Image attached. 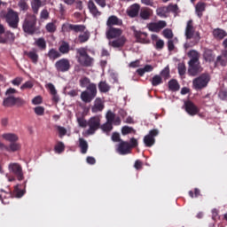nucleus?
Returning a JSON list of instances; mask_svg holds the SVG:
<instances>
[{"label": "nucleus", "mask_w": 227, "mask_h": 227, "mask_svg": "<svg viewBox=\"0 0 227 227\" xmlns=\"http://www.w3.org/2000/svg\"><path fill=\"white\" fill-rule=\"evenodd\" d=\"M188 57L191 59L188 62V74L192 77H196L198 74L203 72V67L200 63V53L196 50H192L188 52Z\"/></svg>", "instance_id": "1"}, {"label": "nucleus", "mask_w": 227, "mask_h": 227, "mask_svg": "<svg viewBox=\"0 0 227 227\" xmlns=\"http://www.w3.org/2000/svg\"><path fill=\"white\" fill-rule=\"evenodd\" d=\"M67 31H74V33H82L80 34L75 39L74 43L82 44L86 43L90 40V31L86 30V26L84 25H74L68 24L67 27Z\"/></svg>", "instance_id": "2"}, {"label": "nucleus", "mask_w": 227, "mask_h": 227, "mask_svg": "<svg viewBox=\"0 0 227 227\" xmlns=\"http://www.w3.org/2000/svg\"><path fill=\"white\" fill-rule=\"evenodd\" d=\"M184 35L186 36V40H192V42L188 45V47H194V45H198V43H200V40H201L200 32H196L194 30L192 20H189L187 21Z\"/></svg>", "instance_id": "3"}, {"label": "nucleus", "mask_w": 227, "mask_h": 227, "mask_svg": "<svg viewBox=\"0 0 227 227\" xmlns=\"http://www.w3.org/2000/svg\"><path fill=\"white\" fill-rule=\"evenodd\" d=\"M22 27L24 33H27V35H35L36 32V15L27 14Z\"/></svg>", "instance_id": "4"}, {"label": "nucleus", "mask_w": 227, "mask_h": 227, "mask_svg": "<svg viewBox=\"0 0 227 227\" xmlns=\"http://www.w3.org/2000/svg\"><path fill=\"white\" fill-rule=\"evenodd\" d=\"M4 19L12 29H17L19 27V22L20 20L19 12L13 11V9H8L7 12L4 15Z\"/></svg>", "instance_id": "5"}, {"label": "nucleus", "mask_w": 227, "mask_h": 227, "mask_svg": "<svg viewBox=\"0 0 227 227\" xmlns=\"http://www.w3.org/2000/svg\"><path fill=\"white\" fill-rule=\"evenodd\" d=\"M78 56V63L82 65V67H92L93 66V58L88 55V51L86 49L80 48L76 50Z\"/></svg>", "instance_id": "6"}, {"label": "nucleus", "mask_w": 227, "mask_h": 227, "mask_svg": "<svg viewBox=\"0 0 227 227\" xmlns=\"http://www.w3.org/2000/svg\"><path fill=\"white\" fill-rule=\"evenodd\" d=\"M210 82V74L208 73L201 74L199 77L193 79L192 86L195 90H200L207 88Z\"/></svg>", "instance_id": "7"}, {"label": "nucleus", "mask_w": 227, "mask_h": 227, "mask_svg": "<svg viewBox=\"0 0 227 227\" xmlns=\"http://www.w3.org/2000/svg\"><path fill=\"white\" fill-rule=\"evenodd\" d=\"M8 170L11 175L16 176L18 182H22V180H24V170L22 169V165H20V163H9Z\"/></svg>", "instance_id": "8"}, {"label": "nucleus", "mask_w": 227, "mask_h": 227, "mask_svg": "<svg viewBox=\"0 0 227 227\" xmlns=\"http://www.w3.org/2000/svg\"><path fill=\"white\" fill-rule=\"evenodd\" d=\"M24 104H26V101H24L22 98H15L14 96H7V98H4L3 102L4 107H13V106L20 107V106H24Z\"/></svg>", "instance_id": "9"}, {"label": "nucleus", "mask_w": 227, "mask_h": 227, "mask_svg": "<svg viewBox=\"0 0 227 227\" xmlns=\"http://www.w3.org/2000/svg\"><path fill=\"white\" fill-rule=\"evenodd\" d=\"M159 136V129H152L149 134L144 137V144L147 148H152L155 145V137Z\"/></svg>", "instance_id": "10"}, {"label": "nucleus", "mask_w": 227, "mask_h": 227, "mask_svg": "<svg viewBox=\"0 0 227 227\" xmlns=\"http://www.w3.org/2000/svg\"><path fill=\"white\" fill-rule=\"evenodd\" d=\"M106 122L101 126L104 132H111L113 130V121H114V113L109 110L106 114Z\"/></svg>", "instance_id": "11"}, {"label": "nucleus", "mask_w": 227, "mask_h": 227, "mask_svg": "<svg viewBox=\"0 0 227 227\" xmlns=\"http://www.w3.org/2000/svg\"><path fill=\"white\" fill-rule=\"evenodd\" d=\"M88 125L87 133L91 136L100 129V119L98 117H91L88 121Z\"/></svg>", "instance_id": "12"}, {"label": "nucleus", "mask_w": 227, "mask_h": 227, "mask_svg": "<svg viewBox=\"0 0 227 227\" xmlns=\"http://www.w3.org/2000/svg\"><path fill=\"white\" fill-rule=\"evenodd\" d=\"M70 60L67 59H61L55 63L57 72H68L70 70Z\"/></svg>", "instance_id": "13"}, {"label": "nucleus", "mask_w": 227, "mask_h": 227, "mask_svg": "<svg viewBox=\"0 0 227 227\" xmlns=\"http://www.w3.org/2000/svg\"><path fill=\"white\" fill-rule=\"evenodd\" d=\"M184 111H186L190 116H196V114H200V107L192 103V101L188 100L184 102Z\"/></svg>", "instance_id": "14"}, {"label": "nucleus", "mask_w": 227, "mask_h": 227, "mask_svg": "<svg viewBox=\"0 0 227 227\" xmlns=\"http://www.w3.org/2000/svg\"><path fill=\"white\" fill-rule=\"evenodd\" d=\"M122 33H123V31H121V28H116L114 27H107L106 38L108 40H113V38H120V36H121Z\"/></svg>", "instance_id": "15"}, {"label": "nucleus", "mask_w": 227, "mask_h": 227, "mask_svg": "<svg viewBox=\"0 0 227 227\" xmlns=\"http://www.w3.org/2000/svg\"><path fill=\"white\" fill-rule=\"evenodd\" d=\"M166 26H168V23H166V21L160 20L158 22L150 23L148 26V29L153 33H159L161 29H164Z\"/></svg>", "instance_id": "16"}, {"label": "nucleus", "mask_w": 227, "mask_h": 227, "mask_svg": "<svg viewBox=\"0 0 227 227\" xmlns=\"http://www.w3.org/2000/svg\"><path fill=\"white\" fill-rule=\"evenodd\" d=\"M27 184V181H24L20 184H16L14 186L13 194L15 198H22L24 194H26V185Z\"/></svg>", "instance_id": "17"}, {"label": "nucleus", "mask_w": 227, "mask_h": 227, "mask_svg": "<svg viewBox=\"0 0 227 227\" xmlns=\"http://www.w3.org/2000/svg\"><path fill=\"white\" fill-rule=\"evenodd\" d=\"M134 36L139 43H150L148 34L146 32L134 30Z\"/></svg>", "instance_id": "18"}, {"label": "nucleus", "mask_w": 227, "mask_h": 227, "mask_svg": "<svg viewBox=\"0 0 227 227\" xmlns=\"http://www.w3.org/2000/svg\"><path fill=\"white\" fill-rule=\"evenodd\" d=\"M15 42V34L6 31L4 35H0V43H13Z\"/></svg>", "instance_id": "19"}, {"label": "nucleus", "mask_w": 227, "mask_h": 227, "mask_svg": "<svg viewBox=\"0 0 227 227\" xmlns=\"http://www.w3.org/2000/svg\"><path fill=\"white\" fill-rule=\"evenodd\" d=\"M106 106L104 105V101L102 98H97L94 101V105L91 107V112L94 114L102 113Z\"/></svg>", "instance_id": "20"}, {"label": "nucleus", "mask_w": 227, "mask_h": 227, "mask_svg": "<svg viewBox=\"0 0 227 227\" xmlns=\"http://www.w3.org/2000/svg\"><path fill=\"white\" fill-rule=\"evenodd\" d=\"M123 25V20H120L115 15L109 16L107 20H106V26L107 27H114V26H122Z\"/></svg>", "instance_id": "21"}, {"label": "nucleus", "mask_w": 227, "mask_h": 227, "mask_svg": "<svg viewBox=\"0 0 227 227\" xmlns=\"http://www.w3.org/2000/svg\"><path fill=\"white\" fill-rule=\"evenodd\" d=\"M88 9L90 13L95 18L100 17L102 15V12L98 11V7H97V4H95V2L93 0H90L88 2Z\"/></svg>", "instance_id": "22"}, {"label": "nucleus", "mask_w": 227, "mask_h": 227, "mask_svg": "<svg viewBox=\"0 0 227 227\" xmlns=\"http://www.w3.org/2000/svg\"><path fill=\"white\" fill-rule=\"evenodd\" d=\"M139 10H141L139 4H133L127 10V15H129L131 19H134L139 15Z\"/></svg>", "instance_id": "23"}, {"label": "nucleus", "mask_w": 227, "mask_h": 227, "mask_svg": "<svg viewBox=\"0 0 227 227\" xmlns=\"http://www.w3.org/2000/svg\"><path fill=\"white\" fill-rule=\"evenodd\" d=\"M25 56H27L28 59H30L34 65H36L38 63V59H40V57L38 56V50L35 48H33L29 51H25Z\"/></svg>", "instance_id": "24"}, {"label": "nucleus", "mask_w": 227, "mask_h": 227, "mask_svg": "<svg viewBox=\"0 0 227 227\" xmlns=\"http://www.w3.org/2000/svg\"><path fill=\"white\" fill-rule=\"evenodd\" d=\"M118 153L121 155H127L128 153H130V144H129V142L121 141L118 145Z\"/></svg>", "instance_id": "25"}, {"label": "nucleus", "mask_w": 227, "mask_h": 227, "mask_svg": "<svg viewBox=\"0 0 227 227\" xmlns=\"http://www.w3.org/2000/svg\"><path fill=\"white\" fill-rule=\"evenodd\" d=\"M46 90H49L51 95L52 96V100L56 104L59 102V96H58V90H56V87L51 82L45 85Z\"/></svg>", "instance_id": "26"}, {"label": "nucleus", "mask_w": 227, "mask_h": 227, "mask_svg": "<svg viewBox=\"0 0 227 227\" xmlns=\"http://www.w3.org/2000/svg\"><path fill=\"white\" fill-rule=\"evenodd\" d=\"M126 42H127V39L125 38V36H121L116 40L110 41L109 45L111 47H114V49H120L123 47V45H125Z\"/></svg>", "instance_id": "27"}, {"label": "nucleus", "mask_w": 227, "mask_h": 227, "mask_svg": "<svg viewBox=\"0 0 227 227\" xmlns=\"http://www.w3.org/2000/svg\"><path fill=\"white\" fill-rule=\"evenodd\" d=\"M203 59L207 63H212V61L215 59V55H214V51L212 50L205 48L203 52Z\"/></svg>", "instance_id": "28"}, {"label": "nucleus", "mask_w": 227, "mask_h": 227, "mask_svg": "<svg viewBox=\"0 0 227 227\" xmlns=\"http://www.w3.org/2000/svg\"><path fill=\"white\" fill-rule=\"evenodd\" d=\"M207 9V4L203 2H199L197 3L195 6V12L199 19H201L203 17V12Z\"/></svg>", "instance_id": "29"}, {"label": "nucleus", "mask_w": 227, "mask_h": 227, "mask_svg": "<svg viewBox=\"0 0 227 227\" xmlns=\"http://www.w3.org/2000/svg\"><path fill=\"white\" fill-rule=\"evenodd\" d=\"M81 100L84 102V104H90L91 101L95 99V98L90 93V91L84 90L81 93Z\"/></svg>", "instance_id": "30"}, {"label": "nucleus", "mask_w": 227, "mask_h": 227, "mask_svg": "<svg viewBox=\"0 0 227 227\" xmlns=\"http://www.w3.org/2000/svg\"><path fill=\"white\" fill-rule=\"evenodd\" d=\"M2 137L10 143H17L19 141V137L14 133H4L2 135Z\"/></svg>", "instance_id": "31"}, {"label": "nucleus", "mask_w": 227, "mask_h": 227, "mask_svg": "<svg viewBox=\"0 0 227 227\" xmlns=\"http://www.w3.org/2000/svg\"><path fill=\"white\" fill-rule=\"evenodd\" d=\"M31 8L35 15H38V12L42 8V0H32Z\"/></svg>", "instance_id": "32"}, {"label": "nucleus", "mask_w": 227, "mask_h": 227, "mask_svg": "<svg viewBox=\"0 0 227 227\" xmlns=\"http://www.w3.org/2000/svg\"><path fill=\"white\" fill-rule=\"evenodd\" d=\"M47 56L49 59L54 61L55 59H58V58H61V53L58 51V50L52 48L48 51Z\"/></svg>", "instance_id": "33"}, {"label": "nucleus", "mask_w": 227, "mask_h": 227, "mask_svg": "<svg viewBox=\"0 0 227 227\" xmlns=\"http://www.w3.org/2000/svg\"><path fill=\"white\" fill-rule=\"evenodd\" d=\"M34 45H36L40 51H45L47 49V42L43 37H40L34 43Z\"/></svg>", "instance_id": "34"}, {"label": "nucleus", "mask_w": 227, "mask_h": 227, "mask_svg": "<svg viewBox=\"0 0 227 227\" xmlns=\"http://www.w3.org/2000/svg\"><path fill=\"white\" fill-rule=\"evenodd\" d=\"M146 72H153V67L152 65H145L144 68H138L137 70V74L140 76L143 77Z\"/></svg>", "instance_id": "35"}, {"label": "nucleus", "mask_w": 227, "mask_h": 227, "mask_svg": "<svg viewBox=\"0 0 227 227\" xmlns=\"http://www.w3.org/2000/svg\"><path fill=\"white\" fill-rule=\"evenodd\" d=\"M168 90L170 91H178L180 90V83L178 81L172 79L168 82Z\"/></svg>", "instance_id": "36"}, {"label": "nucleus", "mask_w": 227, "mask_h": 227, "mask_svg": "<svg viewBox=\"0 0 227 227\" xmlns=\"http://www.w3.org/2000/svg\"><path fill=\"white\" fill-rule=\"evenodd\" d=\"M226 31L221 29V28H216L213 31V35L217 38L218 40H223L226 36Z\"/></svg>", "instance_id": "37"}, {"label": "nucleus", "mask_w": 227, "mask_h": 227, "mask_svg": "<svg viewBox=\"0 0 227 227\" xmlns=\"http://www.w3.org/2000/svg\"><path fill=\"white\" fill-rule=\"evenodd\" d=\"M79 148H81V153H88V142L84 138H79Z\"/></svg>", "instance_id": "38"}, {"label": "nucleus", "mask_w": 227, "mask_h": 227, "mask_svg": "<svg viewBox=\"0 0 227 227\" xmlns=\"http://www.w3.org/2000/svg\"><path fill=\"white\" fill-rule=\"evenodd\" d=\"M6 152H19L20 150V144L19 143H11L10 145H5Z\"/></svg>", "instance_id": "39"}, {"label": "nucleus", "mask_w": 227, "mask_h": 227, "mask_svg": "<svg viewBox=\"0 0 227 227\" xmlns=\"http://www.w3.org/2000/svg\"><path fill=\"white\" fill-rule=\"evenodd\" d=\"M100 93H107L111 90V86L106 82H100L98 85Z\"/></svg>", "instance_id": "40"}, {"label": "nucleus", "mask_w": 227, "mask_h": 227, "mask_svg": "<svg viewBox=\"0 0 227 227\" xmlns=\"http://www.w3.org/2000/svg\"><path fill=\"white\" fill-rule=\"evenodd\" d=\"M61 54H68L70 52V44L67 42H63L59 48Z\"/></svg>", "instance_id": "41"}, {"label": "nucleus", "mask_w": 227, "mask_h": 227, "mask_svg": "<svg viewBox=\"0 0 227 227\" xmlns=\"http://www.w3.org/2000/svg\"><path fill=\"white\" fill-rule=\"evenodd\" d=\"M162 76L159 74H155L151 80L152 86H159L160 84H162Z\"/></svg>", "instance_id": "42"}, {"label": "nucleus", "mask_w": 227, "mask_h": 227, "mask_svg": "<svg viewBox=\"0 0 227 227\" xmlns=\"http://www.w3.org/2000/svg\"><path fill=\"white\" fill-rule=\"evenodd\" d=\"M122 136H127L129 134H136V129L130 126H123L121 128Z\"/></svg>", "instance_id": "43"}, {"label": "nucleus", "mask_w": 227, "mask_h": 227, "mask_svg": "<svg viewBox=\"0 0 227 227\" xmlns=\"http://www.w3.org/2000/svg\"><path fill=\"white\" fill-rule=\"evenodd\" d=\"M227 59H224L223 56H218L215 62V67H226Z\"/></svg>", "instance_id": "44"}, {"label": "nucleus", "mask_w": 227, "mask_h": 227, "mask_svg": "<svg viewBox=\"0 0 227 227\" xmlns=\"http://www.w3.org/2000/svg\"><path fill=\"white\" fill-rule=\"evenodd\" d=\"M158 17H166L167 13H169V9L166 6L160 7L156 10Z\"/></svg>", "instance_id": "45"}, {"label": "nucleus", "mask_w": 227, "mask_h": 227, "mask_svg": "<svg viewBox=\"0 0 227 227\" xmlns=\"http://www.w3.org/2000/svg\"><path fill=\"white\" fill-rule=\"evenodd\" d=\"M92 97H97V84L90 83L87 86V90Z\"/></svg>", "instance_id": "46"}, {"label": "nucleus", "mask_w": 227, "mask_h": 227, "mask_svg": "<svg viewBox=\"0 0 227 227\" xmlns=\"http://www.w3.org/2000/svg\"><path fill=\"white\" fill-rule=\"evenodd\" d=\"M54 150L56 153H63V152H65V144H63V142H58Z\"/></svg>", "instance_id": "47"}, {"label": "nucleus", "mask_w": 227, "mask_h": 227, "mask_svg": "<svg viewBox=\"0 0 227 227\" xmlns=\"http://www.w3.org/2000/svg\"><path fill=\"white\" fill-rule=\"evenodd\" d=\"M18 6L21 12H27V10H29V5H27V3L24 0H20L18 3Z\"/></svg>", "instance_id": "48"}, {"label": "nucleus", "mask_w": 227, "mask_h": 227, "mask_svg": "<svg viewBox=\"0 0 227 227\" xmlns=\"http://www.w3.org/2000/svg\"><path fill=\"white\" fill-rule=\"evenodd\" d=\"M91 81L88 77H83L80 79V86L81 88H88L90 86Z\"/></svg>", "instance_id": "49"}, {"label": "nucleus", "mask_w": 227, "mask_h": 227, "mask_svg": "<svg viewBox=\"0 0 227 227\" xmlns=\"http://www.w3.org/2000/svg\"><path fill=\"white\" fill-rule=\"evenodd\" d=\"M45 27L48 33H56L57 27L56 24H54V22H50L46 24Z\"/></svg>", "instance_id": "50"}, {"label": "nucleus", "mask_w": 227, "mask_h": 227, "mask_svg": "<svg viewBox=\"0 0 227 227\" xmlns=\"http://www.w3.org/2000/svg\"><path fill=\"white\" fill-rule=\"evenodd\" d=\"M150 11H148L147 9H142L140 12V17L144 20H148V19H150Z\"/></svg>", "instance_id": "51"}, {"label": "nucleus", "mask_w": 227, "mask_h": 227, "mask_svg": "<svg viewBox=\"0 0 227 227\" xmlns=\"http://www.w3.org/2000/svg\"><path fill=\"white\" fill-rule=\"evenodd\" d=\"M34 111L37 116H43L45 114V108L43 106H36L34 108Z\"/></svg>", "instance_id": "52"}, {"label": "nucleus", "mask_w": 227, "mask_h": 227, "mask_svg": "<svg viewBox=\"0 0 227 227\" xmlns=\"http://www.w3.org/2000/svg\"><path fill=\"white\" fill-rule=\"evenodd\" d=\"M163 36L165 38H168V40H171L173 38V30L169 28H166L163 30Z\"/></svg>", "instance_id": "53"}, {"label": "nucleus", "mask_w": 227, "mask_h": 227, "mask_svg": "<svg viewBox=\"0 0 227 227\" xmlns=\"http://www.w3.org/2000/svg\"><path fill=\"white\" fill-rule=\"evenodd\" d=\"M218 97L221 100H227V89H222L218 93Z\"/></svg>", "instance_id": "54"}, {"label": "nucleus", "mask_w": 227, "mask_h": 227, "mask_svg": "<svg viewBox=\"0 0 227 227\" xmlns=\"http://www.w3.org/2000/svg\"><path fill=\"white\" fill-rule=\"evenodd\" d=\"M77 121L78 125H80V127H82V129H86V127L88 126V121L83 117L78 118Z\"/></svg>", "instance_id": "55"}, {"label": "nucleus", "mask_w": 227, "mask_h": 227, "mask_svg": "<svg viewBox=\"0 0 227 227\" xmlns=\"http://www.w3.org/2000/svg\"><path fill=\"white\" fill-rule=\"evenodd\" d=\"M33 86H34L33 82L27 81L23 85L20 86V90H31Z\"/></svg>", "instance_id": "56"}, {"label": "nucleus", "mask_w": 227, "mask_h": 227, "mask_svg": "<svg viewBox=\"0 0 227 227\" xmlns=\"http://www.w3.org/2000/svg\"><path fill=\"white\" fill-rule=\"evenodd\" d=\"M112 141H114V143H121V141L123 140H121V138L120 137V133L114 132L112 135Z\"/></svg>", "instance_id": "57"}, {"label": "nucleus", "mask_w": 227, "mask_h": 227, "mask_svg": "<svg viewBox=\"0 0 227 227\" xmlns=\"http://www.w3.org/2000/svg\"><path fill=\"white\" fill-rule=\"evenodd\" d=\"M155 49H157V51H162V49H164V41L162 39L157 40Z\"/></svg>", "instance_id": "58"}, {"label": "nucleus", "mask_w": 227, "mask_h": 227, "mask_svg": "<svg viewBox=\"0 0 227 227\" xmlns=\"http://www.w3.org/2000/svg\"><path fill=\"white\" fill-rule=\"evenodd\" d=\"M161 77H164V79H169V67H165L161 72H160Z\"/></svg>", "instance_id": "59"}, {"label": "nucleus", "mask_w": 227, "mask_h": 227, "mask_svg": "<svg viewBox=\"0 0 227 227\" xmlns=\"http://www.w3.org/2000/svg\"><path fill=\"white\" fill-rule=\"evenodd\" d=\"M113 125H115L116 127L121 125V118H120V116L116 117V114H114Z\"/></svg>", "instance_id": "60"}, {"label": "nucleus", "mask_w": 227, "mask_h": 227, "mask_svg": "<svg viewBox=\"0 0 227 227\" xmlns=\"http://www.w3.org/2000/svg\"><path fill=\"white\" fill-rule=\"evenodd\" d=\"M129 145L130 146V150H132V148L137 147V139H136L135 137L130 138Z\"/></svg>", "instance_id": "61"}, {"label": "nucleus", "mask_w": 227, "mask_h": 227, "mask_svg": "<svg viewBox=\"0 0 227 227\" xmlns=\"http://www.w3.org/2000/svg\"><path fill=\"white\" fill-rule=\"evenodd\" d=\"M187 68L185 67V65L182 64L178 66V74L179 75H185Z\"/></svg>", "instance_id": "62"}, {"label": "nucleus", "mask_w": 227, "mask_h": 227, "mask_svg": "<svg viewBox=\"0 0 227 227\" xmlns=\"http://www.w3.org/2000/svg\"><path fill=\"white\" fill-rule=\"evenodd\" d=\"M42 102H43L42 96L35 97L32 99V104H34V106H38L39 104H42Z\"/></svg>", "instance_id": "63"}, {"label": "nucleus", "mask_w": 227, "mask_h": 227, "mask_svg": "<svg viewBox=\"0 0 227 227\" xmlns=\"http://www.w3.org/2000/svg\"><path fill=\"white\" fill-rule=\"evenodd\" d=\"M167 8L168 9V12H172V13H176V12H178V5L176 4H170Z\"/></svg>", "instance_id": "64"}]
</instances>
